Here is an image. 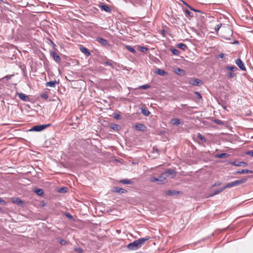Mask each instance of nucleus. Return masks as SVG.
<instances>
[{
  "mask_svg": "<svg viewBox=\"0 0 253 253\" xmlns=\"http://www.w3.org/2000/svg\"><path fill=\"white\" fill-rule=\"evenodd\" d=\"M150 239L149 237L145 238H141L137 240H134L133 242L128 244L127 248L129 250H136L140 248L145 242Z\"/></svg>",
  "mask_w": 253,
  "mask_h": 253,
  "instance_id": "f257e3e1",
  "label": "nucleus"
},
{
  "mask_svg": "<svg viewBox=\"0 0 253 253\" xmlns=\"http://www.w3.org/2000/svg\"><path fill=\"white\" fill-rule=\"evenodd\" d=\"M246 181V179H242L239 180H235L234 181H232L231 182L228 183L227 184H226L224 186V188H232L238 185H239L240 184H242L244 183H245Z\"/></svg>",
  "mask_w": 253,
  "mask_h": 253,
  "instance_id": "f03ea898",
  "label": "nucleus"
},
{
  "mask_svg": "<svg viewBox=\"0 0 253 253\" xmlns=\"http://www.w3.org/2000/svg\"><path fill=\"white\" fill-rule=\"evenodd\" d=\"M166 180V176L162 174L158 177H152L150 178V181L152 182H157L158 184L163 183Z\"/></svg>",
  "mask_w": 253,
  "mask_h": 253,
  "instance_id": "7ed1b4c3",
  "label": "nucleus"
},
{
  "mask_svg": "<svg viewBox=\"0 0 253 253\" xmlns=\"http://www.w3.org/2000/svg\"><path fill=\"white\" fill-rule=\"evenodd\" d=\"M50 124L37 125L32 127L29 130L30 131H41L48 126H50Z\"/></svg>",
  "mask_w": 253,
  "mask_h": 253,
  "instance_id": "20e7f679",
  "label": "nucleus"
},
{
  "mask_svg": "<svg viewBox=\"0 0 253 253\" xmlns=\"http://www.w3.org/2000/svg\"><path fill=\"white\" fill-rule=\"evenodd\" d=\"M163 173L166 177L169 176L170 178H173L176 174L175 171L172 169H169Z\"/></svg>",
  "mask_w": 253,
  "mask_h": 253,
  "instance_id": "39448f33",
  "label": "nucleus"
},
{
  "mask_svg": "<svg viewBox=\"0 0 253 253\" xmlns=\"http://www.w3.org/2000/svg\"><path fill=\"white\" fill-rule=\"evenodd\" d=\"M235 63L241 70L244 71H246V68L244 63L240 58H238L235 60Z\"/></svg>",
  "mask_w": 253,
  "mask_h": 253,
  "instance_id": "423d86ee",
  "label": "nucleus"
},
{
  "mask_svg": "<svg viewBox=\"0 0 253 253\" xmlns=\"http://www.w3.org/2000/svg\"><path fill=\"white\" fill-rule=\"evenodd\" d=\"M230 164L232 165L237 166V167H246L248 165V164L246 162H237V161H234L230 163Z\"/></svg>",
  "mask_w": 253,
  "mask_h": 253,
  "instance_id": "0eeeda50",
  "label": "nucleus"
},
{
  "mask_svg": "<svg viewBox=\"0 0 253 253\" xmlns=\"http://www.w3.org/2000/svg\"><path fill=\"white\" fill-rule=\"evenodd\" d=\"M200 83L202 84V81L198 79H191L189 81V84L193 85H199Z\"/></svg>",
  "mask_w": 253,
  "mask_h": 253,
  "instance_id": "6e6552de",
  "label": "nucleus"
},
{
  "mask_svg": "<svg viewBox=\"0 0 253 253\" xmlns=\"http://www.w3.org/2000/svg\"><path fill=\"white\" fill-rule=\"evenodd\" d=\"M170 123L173 125L178 126L180 125H183V122H182L180 119L177 118H173L170 120Z\"/></svg>",
  "mask_w": 253,
  "mask_h": 253,
  "instance_id": "1a4fd4ad",
  "label": "nucleus"
},
{
  "mask_svg": "<svg viewBox=\"0 0 253 253\" xmlns=\"http://www.w3.org/2000/svg\"><path fill=\"white\" fill-rule=\"evenodd\" d=\"M50 55L52 56L53 59L57 63H59L61 61L60 57L54 51H52L50 52Z\"/></svg>",
  "mask_w": 253,
  "mask_h": 253,
  "instance_id": "9d476101",
  "label": "nucleus"
},
{
  "mask_svg": "<svg viewBox=\"0 0 253 253\" xmlns=\"http://www.w3.org/2000/svg\"><path fill=\"white\" fill-rule=\"evenodd\" d=\"M164 193L167 196H174L178 194L179 192L176 190H166Z\"/></svg>",
  "mask_w": 253,
  "mask_h": 253,
  "instance_id": "9b49d317",
  "label": "nucleus"
},
{
  "mask_svg": "<svg viewBox=\"0 0 253 253\" xmlns=\"http://www.w3.org/2000/svg\"><path fill=\"white\" fill-rule=\"evenodd\" d=\"M113 192L119 193H125L126 192V190L119 187H114L113 188Z\"/></svg>",
  "mask_w": 253,
  "mask_h": 253,
  "instance_id": "f8f14e48",
  "label": "nucleus"
},
{
  "mask_svg": "<svg viewBox=\"0 0 253 253\" xmlns=\"http://www.w3.org/2000/svg\"><path fill=\"white\" fill-rule=\"evenodd\" d=\"M97 41L103 46L108 45L107 41L102 38H97Z\"/></svg>",
  "mask_w": 253,
  "mask_h": 253,
  "instance_id": "ddd939ff",
  "label": "nucleus"
},
{
  "mask_svg": "<svg viewBox=\"0 0 253 253\" xmlns=\"http://www.w3.org/2000/svg\"><path fill=\"white\" fill-rule=\"evenodd\" d=\"M18 96L23 101H27L29 100V97L23 93H18Z\"/></svg>",
  "mask_w": 253,
  "mask_h": 253,
  "instance_id": "4468645a",
  "label": "nucleus"
},
{
  "mask_svg": "<svg viewBox=\"0 0 253 253\" xmlns=\"http://www.w3.org/2000/svg\"><path fill=\"white\" fill-rule=\"evenodd\" d=\"M135 128L139 131H144L146 129V126L143 125L138 123L135 125Z\"/></svg>",
  "mask_w": 253,
  "mask_h": 253,
  "instance_id": "2eb2a0df",
  "label": "nucleus"
},
{
  "mask_svg": "<svg viewBox=\"0 0 253 253\" xmlns=\"http://www.w3.org/2000/svg\"><path fill=\"white\" fill-rule=\"evenodd\" d=\"M12 202L18 205H22L23 201L19 198H14L11 200Z\"/></svg>",
  "mask_w": 253,
  "mask_h": 253,
  "instance_id": "dca6fc26",
  "label": "nucleus"
},
{
  "mask_svg": "<svg viewBox=\"0 0 253 253\" xmlns=\"http://www.w3.org/2000/svg\"><path fill=\"white\" fill-rule=\"evenodd\" d=\"M80 50L84 53L86 56H89L90 55V53L88 51V50L85 47L83 46H81Z\"/></svg>",
  "mask_w": 253,
  "mask_h": 253,
  "instance_id": "f3484780",
  "label": "nucleus"
},
{
  "mask_svg": "<svg viewBox=\"0 0 253 253\" xmlns=\"http://www.w3.org/2000/svg\"><path fill=\"white\" fill-rule=\"evenodd\" d=\"M57 84H58V82H57L56 81H50L47 82L45 84V85L47 87H54L55 86V85Z\"/></svg>",
  "mask_w": 253,
  "mask_h": 253,
  "instance_id": "a211bd4d",
  "label": "nucleus"
},
{
  "mask_svg": "<svg viewBox=\"0 0 253 253\" xmlns=\"http://www.w3.org/2000/svg\"><path fill=\"white\" fill-rule=\"evenodd\" d=\"M99 7L102 10H104V11H105L106 12H110L111 11V8L108 5H107L106 4L100 5L99 6Z\"/></svg>",
  "mask_w": 253,
  "mask_h": 253,
  "instance_id": "6ab92c4d",
  "label": "nucleus"
},
{
  "mask_svg": "<svg viewBox=\"0 0 253 253\" xmlns=\"http://www.w3.org/2000/svg\"><path fill=\"white\" fill-rule=\"evenodd\" d=\"M253 171L248 169H242L238 170L235 172V174H244V173H252Z\"/></svg>",
  "mask_w": 253,
  "mask_h": 253,
  "instance_id": "aec40b11",
  "label": "nucleus"
},
{
  "mask_svg": "<svg viewBox=\"0 0 253 253\" xmlns=\"http://www.w3.org/2000/svg\"><path fill=\"white\" fill-rule=\"evenodd\" d=\"M156 73L158 75H160V76H166L168 74L167 72H165V71H164L162 69H159V68H158L156 70Z\"/></svg>",
  "mask_w": 253,
  "mask_h": 253,
  "instance_id": "412c9836",
  "label": "nucleus"
},
{
  "mask_svg": "<svg viewBox=\"0 0 253 253\" xmlns=\"http://www.w3.org/2000/svg\"><path fill=\"white\" fill-rule=\"evenodd\" d=\"M225 69L231 72H235L238 70V68L234 66H226Z\"/></svg>",
  "mask_w": 253,
  "mask_h": 253,
  "instance_id": "4be33fe9",
  "label": "nucleus"
},
{
  "mask_svg": "<svg viewBox=\"0 0 253 253\" xmlns=\"http://www.w3.org/2000/svg\"><path fill=\"white\" fill-rule=\"evenodd\" d=\"M176 46L178 48H180L183 50H185L187 48V45L183 43H179L177 44Z\"/></svg>",
  "mask_w": 253,
  "mask_h": 253,
  "instance_id": "5701e85b",
  "label": "nucleus"
},
{
  "mask_svg": "<svg viewBox=\"0 0 253 253\" xmlns=\"http://www.w3.org/2000/svg\"><path fill=\"white\" fill-rule=\"evenodd\" d=\"M225 189V188H224V186L219 189L215 190L214 191V192L212 194H211V196H213L214 195H217V194L221 193V192H222Z\"/></svg>",
  "mask_w": 253,
  "mask_h": 253,
  "instance_id": "b1692460",
  "label": "nucleus"
},
{
  "mask_svg": "<svg viewBox=\"0 0 253 253\" xmlns=\"http://www.w3.org/2000/svg\"><path fill=\"white\" fill-rule=\"evenodd\" d=\"M35 192L39 196H43L44 195V192L42 189H36Z\"/></svg>",
  "mask_w": 253,
  "mask_h": 253,
  "instance_id": "393cba45",
  "label": "nucleus"
},
{
  "mask_svg": "<svg viewBox=\"0 0 253 253\" xmlns=\"http://www.w3.org/2000/svg\"><path fill=\"white\" fill-rule=\"evenodd\" d=\"M120 182L124 184H130L133 183V181L128 179H121Z\"/></svg>",
  "mask_w": 253,
  "mask_h": 253,
  "instance_id": "a878e982",
  "label": "nucleus"
},
{
  "mask_svg": "<svg viewBox=\"0 0 253 253\" xmlns=\"http://www.w3.org/2000/svg\"><path fill=\"white\" fill-rule=\"evenodd\" d=\"M110 128L114 130H116V131L119 130V126L117 124H111Z\"/></svg>",
  "mask_w": 253,
  "mask_h": 253,
  "instance_id": "bb28decb",
  "label": "nucleus"
},
{
  "mask_svg": "<svg viewBox=\"0 0 253 253\" xmlns=\"http://www.w3.org/2000/svg\"><path fill=\"white\" fill-rule=\"evenodd\" d=\"M141 112L145 116H148L150 114V111L147 108H142Z\"/></svg>",
  "mask_w": 253,
  "mask_h": 253,
  "instance_id": "cd10ccee",
  "label": "nucleus"
},
{
  "mask_svg": "<svg viewBox=\"0 0 253 253\" xmlns=\"http://www.w3.org/2000/svg\"><path fill=\"white\" fill-rule=\"evenodd\" d=\"M229 156V154L227 153H221L219 154H217L215 155L216 158H226Z\"/></svg>",
  "mask_w": 253,
  "mask_h": 253,
  "instance_id": "c85d7f7f",
  "label": "nucleus"
},
{
  "mask_svg": "<svg viewBox=\"0 0 253 253\" xmlns=\"http://www.w3.org/2000/svg\"><path fill=\"white\" fill-rule=\"evenodd\" d=\"M175 73L179 75L183 76L184 75V71L180 68H177L175 70Z\"/></svg>",
  "mask_w": 253,
  "mask_h": 253,
  "instance_id": "c756f323",
  "label": "nucleus"
},
{
  "mask_svg": "<svg viewBox=\"0 0 253 253\" xmlns=\"http://www.w3.org/2000/svg\"><path fill=\"white\" fill-rule=\"evenodd\" d=\"M184 12L187 15L186 16L187 17H193L194 16L193 13L188 9H184Z\"/></svg>",
  "mask_w": 253,
  "mask_h": 253,
  "instance_id": "7c9ffc66",
  "label": "nucleus"
},
{
  "mask_svg": "<svg viewBox=\"0 0 253 253\" xmlns=\"http://www.w3.org/2000/svg\"><path fill=\"white\" fill-rule=\"evenodd\" d=\"M197 137L200 139L202 142H206L207 141L206 138L200 133L197 134Z\"/></svg>",
  "mask_w": 253,
  "mask_h": 253,
  "instance_id": "2f4dec72",
  "label": "nucleus"
},
{
  "mask_svg": "<svg viewBox=\"0 0 253 253\" xmlns=\"http://www.w3.org/2000/svg\"><path fill=\"white\" fill-rule=\"evenodd\" d=\"M227 76L228 78L232 79L236 77V74L234 73V72H230L228 73Z\"/></svg>",
  "mask_w": 253,
  "mask_h": 253,
  "instance_id": "473e14b6",
  "label": "nucleus"
},
{
  "mask_svg": "<svg viewBox=\"0 0 253 253\" xmlns=\"http://www.w3.org/2000/svg\"><path fill=\"white\" fill-rule=\"evenodd\" d=\"M170 50L175 55H179L180 54V52L175 48H170Z\"/></svg>",
  "mask_w": 253,
  "mask_h": 253,
  "instance_id": "72a5a7b5",
  "label": "nucleus"
},
{
  "mask_svg": "<svg viewBox=\"0 0 253 253\" xmlns=\"http://www.w3.org/2000/svg\"><path fill=\"white\" fill-rule=\"evenodd\" d=\"M126 48L128 51H129L131 53H134V54L136 53L135 50L131 46L127 45L126 46Z\"/></svg>",
  "mask_w": 253,
  "mask_h": 253,
  "instance_id": "f704fd0d",
  "label": "nucleus"
},
{
  "mask_svg": "<svg viewBox=\"0 0 253 253\" xmlns=\"http://www.w3.org/2000/svg\"><path fill=\"white\" fill-rule=\"evenodd\" d=\"M138 49L142 52H145L148 50V48L144 46H139Z\"/></svg>",
  "mask_w": 253,
  "mask_h": 253,
  "instance_id": "c9c22d12",
  "label": "nucleus"
},
{
  "mask_svg": "<svg viewBox=\"0 0 253 253\" xmlns=\"http://www.w3.org/2000/svg\"><path fill=\"white\" fill-rule=\"evenodd\" d=\"M68 191V188L66 187H63L60 189H59V190H58V191L59 192H62V193H66Z\"/></svg>",
  "mask_w": 253,
  "mask_h": 253,
  "instance_id": "e433bc0d",
  "label": "nucleus"
},
{
  "mask_svg": "<svg viewBox=\"0 0 253 253\" xmlns=\"http://www.w3.org/2000/svg\"><path fill=\"white\" fill-rule=\"evenodd\" d=\"M58 241L61 245H65L66 244V241L64 239H59Z\"/></svg>",
  "mask_w": 253,
  "mask_h": 253,
  "instance_id": "4c0bfd02",
  "label": "nucleus"
},
{
  "mask_svg": "<svg viewBox=\"0 0 253 253\" xmlns=\"http://www.w3.org/2000/svg\"><path fill=\"white\" fill-rule=\"evenodd\" d=\"M222 24L221 23H220L219 24H217L214 28V30L216 32H217L219 29L220 28V27H221L222 26Z\"/></svg>",
  "mask_w": 253,
  "mask_h": 253,
  "instance_id": "58836bf2",
  "label": "nucleus"
},
{
  "mask_svg": "<svg viewBox=\"0 0 253 253\" xmlns=\"http://www.w3.org/2000/svg\"><path fill=\"white\" fill-rule=\"evenodd\" d=\"M74 250L79 253H83L84 252V250L81 248H77L74 249Z\"/></svg>",
  "mask_w": 253,
  "mask_h": 253,
  "instance_id": "ea45409f",
  "label": "nucleus"
},
{
  "mask_svg": "<svg viewBox=\"0 0 253 253\" xmlns=\"http://www.w3.org/2000/svg\"><path fill=\"white\" fill-rule=\"evenodd\" d=\"M113 117H114V119H115L116 120H119L121 118V116L119 114H118L116 113L113 114Z\"/></svg>",
  "mask_w": 253,
  "mask_h": 253,
  "instance_id": "a19ab883",
  "label": "nucleus"
},
{
  "mask_svg": "<svg viewBox=\"0 0 253 253\" xmlns=\"http://www.w3.org/2000/svg\"><path fill=\"white\" fill-rule=\"evenodd\" d=\"M150 85L147 84H144L141 86H140V88H142V89H147V88H149L150 87Z\"/></svg>",
  "mask_w": 253,
  "mask_h": 253,
  "instance_id": "79ce46f5",
  "label": "nucleus"
},
{
  "mask_svg": "<svg viewBox=\"0 0 253 253\" xmlns=\"http://www.w3.org/2000/svg\"><path fill=\"white\" fill-rule=\"evenodd\" d=\"M104 64L108 65V66H110L112 67V68H113V66L112 65V63L109 60L106 61L105 62V63H104Z\"/></svg>",
  "mask_w": 253,
  "mask_h": 253,
  "instance_id": "37998d69",
  "label": "nucleus"
},
{
  "mask_svg": "<svg viewBox=\"0 0 253 253\" xmlns=\"http://www.w3.org/2000/svg\"><path fill=\"white\" fill-rule=\"evenodd\" d=\"M214 122L216 124H218V125H223V122L219 120H217V119H216L214 121Z\"/></svg>",
  "mask_w": 253,
  "mask_h": 253,
  "instance_id": "c03bdc74",
  "label": "nucleus"
},
{
  "mask_svg": "<svg viewBox=\"0 0 253 253\" xmlns=\"http://www.w3.org/2000/svg\"><path fill=\"white\" fill-rule=\"evenodd\" d=\"M221 182H219V181H217V182H215L212 186V187H215V186H219L220 185H221Z\"/></svg>",
  "mask_w": 253,
  "mask_h": 253,
  "instance_id": "a18cd8bd",
  "label": "nucleus"
},
{
  "mask_svg": "<svg viewBox=\"0 0 253 253\" xmlns=\"http://www.w3.org/2000/svg\"><path fill=\"white\" fill-rule=\"evenodd\" d=\"M41 97L43 98H44L45 99H48V96L47 94L46 93H43L41 95Z\"/></svg>",
  "mask_w": 253,
  "mask_h": 253,
  "instance_id": "49530a36",
  "label": "nucleus"
},
{
  "mask_svg": "<svg viewBox=\"0 0 253 253\" xmlns=\"http://www.w3.org/2000/svg\"><path fill=\"white\" fill-rule=\"evenodd\" d=\"M246 154L247 155H250V156L253 157V151H252V150L248 151L246 152Z\"/></svg>",
  "mask_w": 253,
  "mask_h": 253,
  "instance_id": "de8ad7c7",
  "label": "nucleus"
},
{
  "mask_svg": "<svg viewBox=\"0 0 253 253\" xmlns=\"http://www.w3.org/2000/svg\"><path fill=\"white\" fill-rule=\"evenodd\" d=\"M195 94L196 95L197 98H198L199 99L201 98V97H202L201 95L199 92L196 91V92H195Z\"/></svg>",
  "mask_w": 253,
  "mask_h": 253,
  "instance_id": "09e8293b",
  "label": "nucleus"
},
{
  "mask_svg": "<svg viewBox=\"0 0 253 253\" xmlns=\"http://www.w3.org/2000/svg\"><path fill=\"white\" fill-rule=\"evenodd\" d=\"M189 8L190 10H192V11H195V12H200V11L199 10H197V9H196L193 7H192L191 6H189Z\"/></svg>",
  "mask_w": 253,
  "mask_h": 253,
  "instance_id": "8fccbe9b",
  "label": "nucleus"
},
{
  "mask_svg": "<svg viewBox=\"0 0 253 253\" xmlns=\"http://www.w3.org/2000/svg\"><path fill=\"white\" fill-rule=\"evenodd\" d=\"M12 75H7L5 76L3 79H5L6 80H9L11 79Z\"/></svg>",
  "mask_w": 253,
  "mask_h": 253,
  "instance_id": "3c124183",
  "label": "nucleus"
},
{
  "mask_svg": "<svg viewBox=\"0 0 253 253\" xmlns=\"http://www.w3.org/2000/svg\"><path fill=\"white\" fill-rule=\"evenodd\" d=\"M6 203L5 201H4L1 198H0V204L5 205Z\"/></svg>",
  "mask_w": 253,
  "mask_h": 253,
  "instance_id": "603ef678",
  "label": "nucleus"
},
{
  "mask_svg": "<svg viewBox=\"0 0 253 253\" xmlns=\"http://www.w3.org/2000/svg\"><path fill=\"white\" fill-rule=\"evenodd\" d=\"M66 215V216L68 217L69 218H70V219L73 218V216L70 213H68Z\"/></svg>",
  "mask_w": 253,
  "mask_h": 253,
  "instance_id": "864d4df0",
  "label": "nucleus"
},
{
  "mask_svg": "<svg viewBox=\"0 0 253 253\" xmlns=\"http://www.w3.org/2000/svg\"><path fill=\"white\" fill-rule=\"evenodd\" d=\"M225 54L223 53H221L218 55V57L220 58H223L224 57Z\"/></svg>",
  "mask_w": 253,
  "mask_h": 253,
  "instance_id": "5fc2aeb1",
  "label": "nucleus"
},
{
  "mask_svg": "<svg viewBox=\"0 0 253 253\" xmlns=\"http://www.w3.org/2000/svg\"><path fill=\"white\" fill-rule=\"evenodd\" d=\"M182 2L185 5H186L188 7H189V6H190V5H189L186 2L184 1H182Z\"/></svg>",
  "mask_w": 253,
  "mask_h": 253,
  "instance_id": "6e6d98bb",
  "label": "nucleus"
},
{
  "mask_svg": "<svg viewBox=\"0 0 253 253\" xmlns=\"http://www.w3.org/2000/svg\"><path fill=\"white\" fill-rule=\"evenodd\" d=\"M223 107V108H224L225 110H226V108H227V107H226V106H224V107Z\"/></svg>",
  "mask_w": 253,
  "mask_h": 253,
  "instance_id": "4d7b16f0",
  "label": "nucleus"
},
{
  "mask_svg": "<svg viewBox=\"0 0 253 253\" xmlns=\"http://www.w3.org/2000/svg\"><path fill=\"white\" fill-rule=\"evenodd\" d=\"M2 79H0V80H1Z\"/></svg>",
  "mask_w": 253,
  "mask_h": 253,
  "instance_id": "13d9d810",
  "label": "nucleus"
}]
</instances>
